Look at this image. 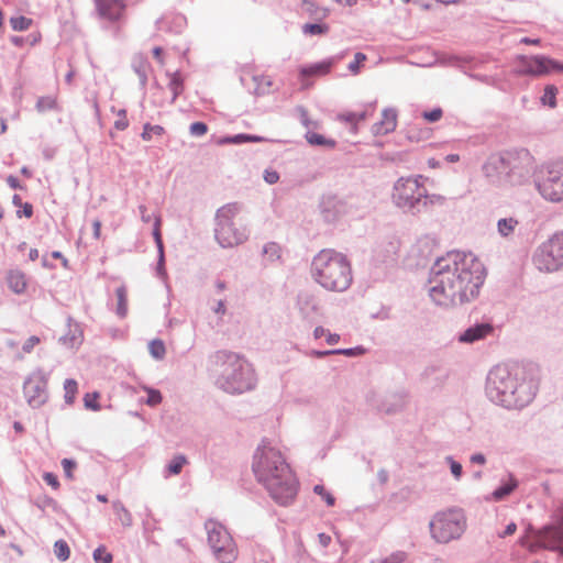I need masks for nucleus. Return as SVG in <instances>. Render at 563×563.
<instances>
[{"mask_svg": "<svg viewBox=\"0 0 563 563\" xmlns=\"http://www.w3.org/2000/svg\"><path fill=\"white\" fill-rule=\"evenodd\" d=\"M241 207L236 202L222 206L216 212L214 238L222 247H233L247 240L246 230L238 227L234 218Z\"/></svg>", "mask_w": 563, "mask_h": 563, "instance_id": "nucleus-8", "label": "nucleus"}, {"mask_svg": "<svg viewBox=\"0 0 563 563\" xmlns=\"http://www.w3.org/2000/svg\"><path fill=\"white\" fill-rule=\"evenodd\" d=\"M533 264L544 273L556 272L563 266V232L554 234L537 249Z\"/></svg>", "mask_w": 563, "mask_h": 563, "instance_id": "nucleus-12", "label": "nucleus"}, {"mask_svg": "<svg viewBox=\"0 0 563 563\" xmlns=\"http://www.w3.org/2000/svg\"><path fill=\"white\" fill-rule=\"evenodd\" d=\"M144 389L147 393L146 405L155 407L162 402L163 397L159 390L150 387H145Z\"/></svg>", "mask_w": 563, "mask_h": 563, "instance_id": "nucleus-43", "label": "nucleus"}, {"mask_svg": "<svg viewBox=\"0 0 563 563\" xmlns=\"http://www.w3.org/2000/svg\"><path fill=\"white\" fill-rule=\"evenodd\" d=\"M247 139H249V134L241 133V134H235L233 136L222 137L219 141V144H242V143L249 142Z\"/></svg>", "mask_w": 563, "mask_h": 563, "instance_id": "nucleus-47", "label": "nucleus"}, {"mask_svg": "<svg viewBox=\"0 0 563 563\" xmlns=\"http://www.w3.org/2000/svg\"><path fill=\"white\" fill-rule=\"evenodd\" d=\"M208 543L216 559L221 563H232L238 558L236 544L227 528L212 519L205 523Z\"/></svg>", "mask_w": 563, "mask_h": 563, "instance_id": "nucleus-11", "label": "nucleus"}, {"mask_svg": "<svg viewBox=\"0 0 563 563\" xmlns=\"http://www.w3.org/2000/svg\"><path fill=\"white\" fill-rule=\"evenodd\" d=\"M539 195L549 202H563V157L540 166L534 176Z\"/></svg>", "mask_w": 563, "mask_h": 563, "instance_id": "nucleus-9", "label": "nucleus"}, {"mask_svg": "<svg viewBox=\"0 0 563 563\" xmlns=\"http://www.w3.org/2000/svg\"><path fill=\"white\" fill-rule=\"evenodd\" d=\"M43 479L47 485L52 486L53 488H57L59 486L58 479L56 475H54L53 473H44Z\"/></svg>", "mask_w": 563, "mask_h": 563, "instance_id": "nucleus-59", "label": "nucleus"}, {"mask_svg": "<svg viewBox=\"0 0 563 563\" xmlns=\"http://www.w3.org/2000/svg\"><path fill=\"white\" fill-rule=\"evenodd\" d=\"M530 155L527 151L492 154L482 170L486 180L497 187L521 185L529 175Z\"/></svg>", "mask_w": 563, "mask_h": 563, "instance_id": "nucleus-6", "label": "nucleus"}, {"mask_svg": "<svg viewBox=\"0 0 563 563\" xmlns=\"http://www.w3.org/2000/svg\"><path fill=\"white\" fill-rule=\"evenodd\" d=\"M23 391L32 408L43 406L48 398L46 375L41 369L33 372L24 382Z\"/></svg>", "mask_w": 563, "mask_h": 563, "instance_id": "nucleus-14", "label": "nucleus"}, {"mask_svg": "<svg viewBox=\"0 0 563 563\" xmlns=\"http://www.w3.org/2000/svg\"><path fill=\"white\" fill-rule=\"evenodd\" d=\"M252 471L277 504L288 506L294 501L298 481L279 450L263 441L254 452Z\"/></svg>", "mask_w": 563, "mask_h": 563, "instance_id": "nucleus-3", "label": "nucleus"}, {"mask_svg": "<svg viewBox=\"0 0 563 563\" xmlns=\"http://www.w3.org/2000/svg\"><path fill=\"white\" fill-rule=\"evenodd\" d=\"M115 295H117V299H118V305H117V314L120 317V318H124L128 313V291H126V287L124 285H121L120 287H118L115 289Z\"/></svg>", "mask_w": 563, "mask_h": 563, "instance_id": "nucleus-29", "label": "nucleus"}, {"mask_svg": "<svg viewBox=\"0 0 563 563\" xmlns=\"http://www.w3.org/2000/svg\"><path fill=\"white\" fill-rule=\"evenodd\" d=\"M406 554L404 552H396L379 561L378 563H402Z\"/></svg>", "mask_w": 563, "mask_h": 563, "instance_id": "nucleus-56", "label": "nucleus"}, {"mask_svg": "<svg viewBox=\"0 0 563 563\" xmlns=\"http://www.w3.org/2000/svg\"><path fill=\"white\" fill-rule=\"evenodd\" d=\"M538 387L533 366L501 364L488 372L485 393L497 406L508 410L522 409L533 400Z\"/></svg>", "mask_w": 563, "mask_h": 563, "instance_id": "nucleus-2", "label": "nucleus"}, {"mask_svg": "<svg viewBox=\"0 0 563 563\" xmlns=\"http://www.w3.org/2000/svg\"><path fill=\"white\" fill-rule=\"evenodd\" d=\"M159 227H161V219H159V217H156L155 223H154L153 236H154L158 253H162V251H164V245H163V241H162Z\"/></svg>", "mask_w": 563, "mask_h": 563, "instance_id": "nucleus-49", "label": "nucleus"}, {"mask_svg": "<svg viewBox=\"0 0 563 563\" xmlns=\"http://www.w3.org/2000/svg\"><path fill=\"white\" fill-rule=\"evenodd\" d=\"M76 462L74 460H70V459H64L62 460V466L64 468V472H65V475L68 477V478H71L73 475H71V471L76 467Z\"/></svg>", "mask_w": 563, "mask_h": 563, "instance_id": "nucleus-57", "label": "nucleus"}, {"mask_svg": "<svg viewBox=\"0 0 563 563\" xmlns=\"http://www.w3.org/2000/svg\"><path fill=\"white\" fill-rule=\"evenodd\" d=\"M517 530V525L515 522H510L509 525L506 526V529L499 533V538H506L508 536H511L516 532Z\"/></svg>", "mask_w": 563, "mask_h": 563, "instance_id": "nucleus-62", "label": "nucleus"}, {"mask_svg": "<svg viewBox=\"0 0 563 563\" xmlns=\"http://www.w3.org/2000/svg\"><path fill=\"white\" fill-rule=\"evenodd\" d=\"M78 389V384L75 379L68 378L64 383V390H65V402L66 404H73L75 399V395Z\"/></svg>", "mask_w": 563, "mask_h": 563, "instance_id": "nucleus-38", "label": "nucleus"}, {"mask_svg": "<svg viewBox=\"0 0 563 563\" xmlns=\"http://www.w3.org/2000/svg\"><path fill=\"white\" fill-rule=\"evenodd\" d=\"M517 487L518 481L511 474H509L508 482L503 483L498 488H496L492 494V498L496 501L503 500L509 496Z\"/></svg>", "mask_w": 563, "mask_h": 563, "instance_id": "nucleus-27", "label": "nucleus"}, {"mask_svg": "<svg viewBox=\"0 0 563 563\" xmlns=\"http://www.w3.org/2000/svg\"><path fill=\"white\" fill-rule=\"evenodd\" d=\"M518 225L519 221L515 217L500 218L497 221V232L501 238L509 239L514 236Z\"/></svg>", "mask_w": 563, "mask_h": 563, "instance_id": "nucleus-26", "label": "nucleus"}, {"mask_svg": "<svg viewBox=\"0 0 563 563\" xmlns=\"http://www.w3.org/2000/svg\"><path fill=\"white\" fill-rule=\"evenodd\" d=\"M556 93H558V88L555 86H553V85L545 86L544 93L541 97L542 104L549 106L550 108H555Z\"/></svg>", "mask_w": 563, "mask_h": 563, "instance_id": "nucleus-34", "label": "nucleus"}, {"mask_svg": "<svg viewBox=\"0 0 563 563\" xmlns=\"http://www.w3.org/2000/svg\"><path fill=\"white\" fill-rule=\"evenodd\" d=\"M539 536L543 542V549L560 552L563 555V526L544 527L539 531Z\"/></svg>", "mask_w": 563, "mask_h": 563, "instance_id": "nucleus-17", "label": "nucleus"}, {"mask_svg": "<svg viewBox=\"0 0 563 563\" xmlns=\"http://www.w3.org/2000/svg\"><path fill=\"white\" fill-rule=\"evenodd\" d=\"M208 126L203 122H194L189 126V132L192 136H202L207 133Z\"/></svg>", "mask_w": 563, "mask_h": 563, "instance_id": "nucleus-52", "label": "nucleus"}, {"mask_svg": "<svg viewBox=\"0 0 563 563\" xmlns=\"http://www.w3.org/2000/svg\"><path fill=\"white\" fill-rule=\"evenodd\" d=\"M148 351H150V354L155 358V360H163L165 354H166V349H165V344L162 340L159 339H155V340H152L148 344Z\"/></svg>", "mask_w": 563, "mask_h": 563, "instance_id": "nucleus-35", "label": "nucleus"}, {"mask_svg": "<svg viewBox=\"0 0 563 563\" xmlns=\"http://www.w3.org/2000/svg\"><path fill=\"white\" fill-rule=\"evenodd\" d=\"M99 398V393L95 391L92 394H86L84 397L85 407L87 409L99 411L100 405L98 404L97 399Z\"/></svg>", "mask_w": 563, "mask_h": 563, "instance_id": "nucleus-44", "label": "nucleus"}, {"mask_svg": "<svg viewBox=\"0 0 563 563\" xmlns=\"http://www.w3.org/2000/svg\"><path fill=\"white\" fill-rule=\"evenodd\" d=\"M263 254L269 262H275L280 257V246L275 242H268L263 247Z\"/></svg>", "mask_w": 563, "mask_h": 563, "instance_id": "nucleus-37", "label": "nucleus"}, {"mask_svg": "<svg viewBox=\"0 0 563 563\" xmlns=\"http://www.w3.org/2000/svg\"><path fill=\"white\" fill-rule=\"evenodd\" d=\"M442 114L443 112L441 108H434L431 111H424L422 117L429 122H437L442 118Z\"/></svg>", "mask_w": 563, "mask_h": 563, "instance_id": "nucleus-53", "label": "nucleus"}, {"mask_svg": "<svg viewBox=\"0 0 563 563\" xmlns=\"http://www.w3.org/2000/svg\"><path fill=\"white\" fill-rule=\"evenodd\" d=\"M313 492L321 496L328 506H333L335 504V498L329 492H327L322 485H316L313 487Z\"/></svg>", "mask_w": 563, "mask_h": 563, "instance_id": "nucleus-50", "label": "nucleus"}, {"mask_svg": "<svg viewBox=\"0 0 563 563\" xmlns=\"http://www.w3.org/2000/svg\"><path fill=\"white\" fill-rule=\"evenodd\" d=\"M329 26L327 24H319V23H306L302 26L303 34L309 35H322L328 33Z\"/></svg>", "mask_w": 563, "mask_h": 563, "instance_id": "nucleus-39", "label": "nucleus"}, {"mask_svg": "<svg viewBox=\"0 0 563 563\" xmlns=\"http://www.w3.org/2000/svg\"><path fill=\"white\" fill-rule=\"evenodd\" d=\"M100 18L109 21L119 20L125 9L123 0H93Z\"/></svg>", "mask_w": 563, "mask_h": 563, "instance_id": "nucleus-16", "label": "nucleus"}, {"mask_svg": "<svg viewBox=\"0 0 563 563\" xmlns=\"http://www.w3.org/2000/svg\"><path fill=\"white\" fill-rule=\"evenodd\" d=\"M333 65L332 59L322 60L309 66H305L300 68V76L301 77H308V76H322L330 71L331 67Z\"/></svg>", "mask_w": 563, "mask_h": 563, "instance_id": "nucleus-24", "label": "nucleus"}, {"mask_svg": "<svg viewBox=\"0 0 563 563\" xmlns=\"http://www.w3.org/2000/svg\"><path fill=\"white\" fill-rule=\"evenodd\" d=\"M9 288L15 294L24 292L26 288L25 275L19 269H12L7 275Z\"/></svg>", "mask_w": 563, "mask_h": 563, "instance_id": "nucleus-25", "label": "nucleus"}, {"mask_svg": "<svg viewBox=\"0 0 563 563\" xmlns=\"http://www.w3.org/2000/svg\"><path fill=\"white\" fill-rule=\"evenodd\" d=\"M297 307L301 317L309 322L317 320L320 316V305L318 298L309 291H301L297 297Z\"/></svg>", "mask_w": 563, "mask_h": 563, "instance_id": "nucleus-15", "label": "nucleus"}, {"mask_svg": "<svg viewBox=\"0 0 563 563\" xmlns=\"http://www.w3.org/2000/svg\"><path fill=\"white\" fill-rule=\"evenodd\" d=\"M132 68L139 77L141 87L145 88L147 84V74L151 69L147 58L143 54L134 55L132 59Z\"/></svg>", "mask_w": 563, "mask_h": 563, "instance_id": "nucleus-22", "label": "nucleus"}, {"mask_svg": "<svg viewBox=\"0 0 563 563\" xmlns=\"http://www.w3.org/2000/svg\"><path fill=\"white\" fill-rule=\"evenodd\" d=\"M216 386L230 395H241L256 387L257 377L252 364L242 355L220 350L210 356Z\"/></svg>", "mask_w": 563, "mask_h": 563, "instance_id": "nucleus-4", "label": "nucleus"}, {"mask_svg": "<svg viewBox=\"0 0 563 563\" xmlns=\"http://www.w3.org/2000/svg\"><path fill=\"white\" fill-rule=\"evenodd\" d=\"M494 328L488 322L483 323H476L474 325H471L470 328L465 329L463 332L459 334V342L472 344L477 341L484 340L487 338L490 333H493Z\"/></svg>", "mask_w": 563, "mask_h": 563, "instance_id": "nucleus-18", "label": "nucleus"}, {"mask_svg": "<svg viewBox=\"0 0 563 563\" xmlns=\"http://www.w3.org/2000/svg\"><path fill=\"white\" fill-rule=\"evenodd\" d=\"M10 24L14 31L21 32L26 31L31 26L32 20L23 15L12 16L10 19Z\"/></svg>", "mask_w": 563, "mask_h": 563, "instance_id": "nucleus-41", "label": "nucleus"}, {"mask_svg": "<svg viewBox=\"0 0 563 563\" xmlns=\"http://www.w3.org/2000/svg\"><path fill=\"white\" fill-rule=\"evenodd\" d=\"M165 132L162 125H152L151 123H145L143 125V132L141 133V137L144 141H150L152 139V134L162 135Z\"/></svg>", "mask_w": 563, "mask_h": 563, "instance_id": "nucleus-42", "label": "nucleus"}, {"mask_svg": "<svg viewBox=\"0 0 563 563\" xmlns=\"http://www.w3.org/2000/svg\"><path fill=\"white\" fill-rule=\"evenodd\" d=\"M408 395L405 390L388 394L379 405V410L391 415L402 410L407 404Z\"/></svg>", "mask_w": 563, "mask_h": 563, "instance_id": "nucleus-20", "label": "nucleus"}, {"mask_svg": "<svg viewBox=\"0 0 563 563\" xmlns=\"http://www.w3.org/2000/svg\"><path fill=\"white\" fill-rule=\"evenodd\" d=\"M113 511L121 522V525L125 528H130L133 525V518L131 512L124 507V505L120 500H115L112 503Z\"/></svg>", "mask_w": 563, "mask_h": 563, "instance_id": "nucleus-28", "label": "nucleus"}, {"mask_svg": "<svg viewBox=\"0 0 563 563\" xmlns=\"http://www.w3.org/2000/svg\"><path fill=\"white\" fill-rule=\"evenodd\" d=\"M552 71L563 73V64L543 55L519 57L520 74L544 76Z\"/></svg>", "mask_w": 563, "mask_h": 563, "instance_id": "nucleus-13", "label": "nucleus"}, {"mask_svg": "<svg viewBox=\"0 0 563 563\" xmlns=\"http://www.w3.org/2000/svg\"><path fill=\"white\" fill-rule=\"evenodd\" d=\"M54 553H55L56 558L62 562H65L66 560H68L69 555H70V549H69L67 542L62 539L57 540L54 543Z\"/></svg>", "mask_w": 563, "mask_h": 563, "instance_id": "nucleus-36", "label": "nucleus"}, {"mask_svg": "<svg viewBox=\"0 0 563 563\" xmlns=\"http://www.w3.org/2000/svg\"><path fill=\"white\" fill-rule=\"evenodd\" d=\"M273 556L271 553L260 549L258 553L254 556V563H272Z\"/></svg>", "mask_w": 563, "mask_h": 563, "instance_id": "nucleus-54", "label": "nucleus"}, {"mask_svg": "<svg viewBox=\"0 0 563 563\" xmlns=\"http://www.w3.org/2000/svg\"><path fill=\"white\" fill-rule=\"evenodd\" d=\"M432 538L439 543L460 539L466 529V517L462 509L438 512L430 521Z\"/></svg>", "mask_w": 563, "mask_h": 563, "instance_id": "nucleus-10", "label": "nucleus"}, {"mask_svg": "<svg viewBox=\"0 0 563 563\" xmlns=\"http://www.w3.org/2000/svg\"><path fill=\"white\" fill-rule=\"evenodd\" d=\"M96 563H112L113 556L107 551L104 545H99L92 553Z\"/></svg>", "mask_w": 563, "mask_h": 563, "instance_id": "nucleus-40", "label": "nucleus"}, {"mask_svg": "<svg viewBox=\"0 0 563 563\" xmlns=\"http://www.w3.org/2000/svg\"><path fill=\"white\" fill-rule=\"evenodd\" d=\"M306 140L309 144L316 146H324L329 148H333L335 146V141L331 139H327L321 134L308 131L306 133Z\"/></svg>", "mask_w": 563, "mask_h": 563, "instance_id": "nucleus-30", "label": "nucleus"}, {"mask_svg": "<svg viewBox=\"0 0 563 563\" xmlns=\"http://www.w3.org/2000/svg\"><path fill=\"white\" fill-rule=\"evenodd\" d=\"M365 352L363 346L350 347V349H335L333 353L335 355H344V356H357Z\"/></svg>", "mask_w": 563, "mask_h": 563, "instance_id": "nucleus-51", "label": "nucleus"}, {"mask_svg": "<svg viewBox=\"0 0 563 563\" xmlns=\"http://www.w3.org/2000/svg\"><path fill=\"white\" fill-rule=\"evenodd\" d=\"M264 179L267 184L273 185L276 184L279 179V175L277 172H265Z\"/></svg>", "mask_w": 563, "mask_h": 563, "instance_id": "nucleus-60", "label": "nucleus"}, {"mask_svg": "<svg viewBox=\"0 0 563 563\" xmlns=\"http://www.w3.org/2000/svg\"><path fill=\"white\" fill-rule=\"evenodd\" d=\"M366 58H367V57H366V55H365V54H363V53H361V52H357V53L354 55V60H353V62H351V63L349 64V66H347L349 70H350L352 74H354V75L358 74V71H360V65H361L363 62H365V60H366Z\"/></svg>", "mask_w": 563, "mask_h": 563, "instance_id": "nucleus-48", "label": "nucleus"}, {"mask_svg": "<svg viewBox=\"0 0 563 563\" xmlns=\"http://www.w3.org/2000/svg\"><path fill=\"white\" fill-rule=\"evenodd\" d=\"M421 176L401 177L394 185L393 201L406 212L418 214L428 210L430 205L441 200L440 196L428 195L424 186L419 181Z\"/></svg>", "mask_w": 563, "mask_h": 563, "instance_id": "nucleus-7", "label": "nucleus"}, {"mask_svg": "<svg viewBox=\"0 0 563 563\" xmlns=\"http://www.w3.org/2000/svg\"><path fill=\"white\" fill-rule=\"evenodd\" d=\"M485 267L472 253L449 252L431 267L429 295L441 307L463 305L477 297Z\"/></svg>", "mask_w": 563, "mask_h": 563, "instance_id": "nucleus-1", "label": "nucleus"}, {"mask_svg": "<svg viewBox=\"0 0 563 563\" xmlns=\"http://www.w3.org/2000/svg\"><path fill=\"white\" fill-rule=\"evenodd\" d=\"M59 342L67 347L79 346L82 342V331L79 324H68V332L59 338Z\"/></svg>", "mask_w": 563, "mask_h": 563, "instance_id": "nucleus-23", "label": "nucleus"}, {"mask_svg": "<svg viewBox=\"0 0 563 563\" xmlns=\"http://www.w3.org/2000/svg\"><path fill=\"white\" fill-rule=\"evenodd\" d=\"M164 264H165V257H164V251H162V253H158V262H157V267H156L157 274L159 276H164L166 274Z\"/></svg>", "mask_w": 563, "mask_h": 563, "instance_id": "nucleus-61", "label": "nucleus"}, {"mask_svg": "<svg viewBox=\"0 0 563 563\" xmlns=\"http://www.w3.org/2000/svg\"><path fill=\"white\" fill-rule=\"evenodd\" d=\"M397 126V112L393 108L384 109L382 120L373 124L372 132L374 135H385L395 131Z\"/></svg>", "mask_w": 563, "mask_h": 563, "instance_id": "nucleus-21", "label": "nucleus"}, {"mask_svg": "<svg viewBox=\"0 0 563 563\" xmlns=\"http://www.w3.org/2000/svg\"><path fill=\"white\" fill-rule=\"evenodd\" d=\"M35 109L37 112L43 113L51 110H58V103L55 97L44 96L40 97L36 101Z\"/></svg>", "mask_w": 563, "mask_h": 563, "instance_id": "nucleus-31", "label": "nucleus"}, {"mask_svg": "<svg viewBox=\"0 0 563 563\" xmlns=\"http://www.w3.org/2000/svg\"><path fill=\"white\" fill-rule=\"evenodd\" d=\"M168 87L173 92L172 101L174 102L184 90V82L178 71L172 74Z\"/></svg>", "mask_w": 563, "mask_h": 563, "instance_id": "nucleus-33", "label": "nucleus"}, {"mask_svg": "<svg viewBox=\"0 0 563 563\" xmlns=\"http://www.w3.org/2000/svg\"><path fill=\"white\" fill-rule=\"evenodd\" d=\"M445 462L450 465V470L455 479H460L463 474L462 464L449 455L445 457Z\"/></svg>", "mask_w": 563, "mask_h": 563, "instance_id": "nucleus-45", "label": "nucleus"}, {"mask_svg": "<svg viewBox=\"0 0 563 563\" xmlns=\"http://www.w3.org/2000/svg\"><path fill=\"white\" fill-rule=\"evenodd\" d=\"M187 464V457L183 454L175 455L172 461L166 465L167 475H178L183 467Z\"/></svg>", "mask_w": 563, "mask_h": 563, "instance_id": "nucleus-32", "label": "nucleus"}, {"mask_svg": "<svg viewBox=\"0 0 563 563\" xmlns=\"http://www.w3.org/2000/svg\"><path fill=\"white\" fill-rule=\"evenodd\" d=\"M310 274L312 279L329 291L343 292L353 282L351 263L334 250L324 249L313 256Z\"/></svg>", "mask_w": 563, "mask_h": 563, "instance_id": "nucleus-5", "label": "nucleus"}, {"mask_svg": "<svg viewBox=\"0 0 563 563\" xmlns=\"http://www.w3.org/2000/svg\"><path fill=\"white\" fill-rule=\"evenodd\" d=\"M470 461L473 464L484 465L486 463V457L483 453H474L471 455Z\"/></svg>", "mask_w": 563, "mask_h": 563, "instance_id": "nucleus-64", "label": "nucleus"}, {"mask_svg": "<svg viewBox=\"0 0 563 563\" xmlns=\"http://www.w3.org/2000/svg\"><path fill=\"white\" fill-rule=\"evenodd\" d=\"M527 549L529 552L531 553H536L538 552L540 549H543V542L539 536V533L537 534V540L536 541H532L530 543L527 544Z\"/></svg>", "mask_w": 563, "mask_h": 563, "instance_id": "nucleus-58", "label": "nucleus"}, {"mask_svg": "<svg viewBox=\"0 0 563 563\" xmlns=\"http://www.w3.org/2000/svg\"><path fill=\"white\" fill-rule=\"evenodd\" d=\"M345 212V203L335 197H329L321 202L322 217L329 223L336 221Z\"/></svg>", "mask_w": 563, "mask_h": 563, "instance_id": "nucleus-19", "label": "nucleus"}, {"mask_svg": "<svg viewBox=\"0 0 563 563\" xmlns=\"http://www.w3.org/2000/svg\"><path fill=\"white\" fill-rule=\"evenodd\" d=\"M41 342V339L36 335L30 336L22 346L24 353H31L35 345Z\"/></svg>", "mask_w": 563, "mask_h": 563, "instance_id": "nucleus-55", "label": "nucleus"}, {"mask_svg": "<svg viewBox=\"0 0 563 563\" xmlns=\"http://www.w3.org/2000/svg\"><path fill=\"white\" fill-rule=\"evenodd\" d=\"M338 120L351 125V130L353 133H356V115L355 112H345L338 114Z\"/></svg>", "mask_w": 563, "mask_h": 563, "instance_id": "nucleus-46", "label": "nucleus"}, {"mask_svg": "<svg viewBox=\"0 0 563 563\" xmlns=\"http://www.w3.org/2000/svg\"><path fill=\"white\" fill-rule=\"evenodd\" d=\"M21 207L23 208V210H22V212L18 211V217L21 218V216L23 214L26 218H31L33 214L32 205L26 202V203H23Z\"/></svg>", "mask_w": 563, "mask_h": 563, "instance_id": "nucleus-63", "label": "nucleus"}]
</instances>
